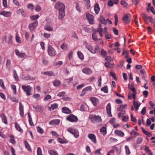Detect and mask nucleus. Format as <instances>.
Here are the masks:
<instances>
[{"mask_svg":"<svg viewBox=\"0 0 155 155\" xmlns=\"http://www.w3.org/2000/svg\"><path fill=\"white\" fill-rule=\"evenodd\" d=\"M0 14L5 17H8L11 15V13L10 12H6L3 11L1 12Z\"/></svg>","mask_w":155,"mask_h":155,"instance_id":"obj_18","label":"nucleus"},{"mask_svg":"<svg viewBox=\"0 0 155 155\" xmlns=\"http://www.w3.org/2000/svg\"><path fill=\"white\" fill-rule=\"evenodd\" d=\"M86 17L89 23L90 24H92L94 23V18L93 16L90 14H87Z\"/></svg>","mask_w":155,"mask_h":155,"instance_id":"obj_8","label":"nucleus"},{"mask_svg":"<svg viewBox=\"0 0 155 155\" xmlns=\"http://www.w3.org/2000/svg\"><path fill=\"white\" fill-rule=\"evenodd\" d=\"M101 90L102 91H103L105 93H108V89L107 87V86H105L103 87H102L101 89Z\"/></svg>","mask_w":155,"mask_h":155,"instance_id":"obj_52","label":"nucleus"},{"mask_svg":"<svg viewBox=\"0 0 155 155\" xmlns=\"http://www.w3.org/2000/svg\"><path fill=\"white\" fill-rule=\"evenodd\" d=\"M141 15H142V16L144 20H146V21L149 20V21L150 20H151V18H152L150 16H146V14L144 13H142Z\"/></svg>","mask_w":155,"mask_h":155,"instance_id":"obj_27","label":"nucleus"},{"mask_svg":"<svg viewBox=\"0 0 155 155\" xmlns=\"http://www.w3.org/2000/svg\"><path fill=\"white\" fill-rule=\"evenodd\" d=\"M22 88L23 91L26 93L27 96H29L31 94V87L30 85H23Z\"/></svg>","mask_w":155,"mask_h":155,"instance_id":"obj_2","label":"nucleus"},{"mask_svg":"<svg viewBox=\"0 0 155 155\" xmlns=\"http://www.w3.org/2000/svg\"><path fill=\"white\" fill-rule=\"evenodd\" d=\"M2 122L5 124H7L8 123L7 120V117L6 115L4 114H1L0 116Z\"/></svg>","mask_w":155,"mask_h":155,"instance_id":"obj_25","label":"nucleus"},{"mask_svg":"<svg viewBox=\"0 0 155 155\" xmlns=\"http://www.w3.org/2000/svg\"><path fill=\"white\" fill-rule=\"evenodd\" d=\"M12 37L13 36L12 35H9L8 37V40L7 41V43L8 44H10L12 43Z\"/></svg>","mask_w":155,"mask_h":155,"instance_id":"obj_53","label":"nucleus"},{"mask_svg":"<svg viewBox=\"0 0 155 155\" xmlns=\"http://www.w3.org/2000/svg\"><path fill=\"white\" fill-rule=\"evenodd\" d=\"M92 88L91 86H89L84 88L82 91V93L80 94L81 96H83L87 92L91 91Z\"/></svg>","mask_w":155,"mask_h":155,"instance_id":"obj_10","label":"nucleus"},{"mask_svg":"<svg viewBox=\"0 0 155 155\" xmlns=\"http://www.w3.org/2000/svg\"><path fill=\"white\" fill-rule=\"evenodd\" d=\"M38 24V21H36L30 24L29 25V28L30 30H32L36 28Z\"/></svg>","mask_w":155,"mask_h":155,"instance_id":"obj_13","label":"nucleus"},{"mask_svg":"<svg viewBox=\"0 0 155 155\" xmlns=\"http://www.w3.org/2000/svg\"><path fill=\"white\" fill-rule=\"evenodd\" d=\"M48 153L51 155H58V153L56 151L53 150H49Z\"/></svg>","mask_w":155,"mask_h":155,"instance_id":"obj_47","label":"nucleus"},{"mask_svg":"<svg viewBox=\"0 0 155 155\" xmlns=\"http://www.w3.org/2000/svg\"><path fill=\"white\" fill-rule=\"evenodd\" d=\"M106 110L109 117H111V105L110 103H108L106 107Z\"/></svg>","mask_w":155,"mask_h":155,"instance_id":"obj_16","label":"nucleus"},{"mask_svg":"<svg viewBox=\"0 0 155 155\" xmlns=\"http://www.w3.org/2000/svg\"><path fill=\"white\" fill-rule=\"evenodd\" d=\"M99 50V47L98 45H96L91 48H88V50L92 53L95 54L98 52Z\"/></svg>","mask_w":155,"mask_h":155,"instance_id":"obj_9","label":"nucleus"},{"mask_svg":"<svg viewBox=\"0 0 155 155\" xmlns=\"http://www.w3.org/2000/svg\"><path fill=\"white\" fill-rule=\"evenodd\" d=\"M133 103L134 106L135 108V111H137L141 103L139 101H135V100L133 101Z\"/></svg>","mask_w":155,"mask_h":155,"instance_id":"obj_17","label":"nucleus"},{"mask_svg":"<svg viewBox=\"0 0 155 155\" xmlns=\"http://www.w3.org/2000/svg\"><path fill=\"white\" fill-rule=\"evenodd\" d=\"M44 29L48 31H51L53 30V28L49 25H46L44 27Z\"/></svg>","mask_w":155,"mask_h":155,"instance_id":"obj_30","label":"nucleus"},{"mask_svg":"<svg viewBox=\"0 0 155 155\" xmlns=\"http://www.w3.org/2000/svg\"><path fill=\"white\" fill-rule=\"evenodd\" d=\"M88 137L91 140V141L94 143H97V140L95 135L92 134H88Z\"/></svg>","mask_w":155,"mask_h":155,"instance_id":"obj_11","label":"nucleus"},{"mask_svg":"<svg viewBox=\"0 0 155 155\" xmlns=\"http://www.w3.org/2000/svg\"><path fill=\"white\" fill-rule=\"evenodd\" d=\"M101 55L103 57H105L107 55V53L104 49H102L101 51Z\"/></svg>","mask_w":155,"mask_h":155,"instance_id":"obj_59","label":"nucleus"},{"mask_svg":"<svg viewBox=\"0 0 155 155\" xmlns=\"http://www.w3.org/2000/svg\"><path fill=\"white\" fill-rule=\"evenodd\" d=\"M39 15H33L30 17L31 19L32 20H35L38 19L39 18Z\"/></svg>","mask_w":155,"mask_h":155,"instance_id":"obj_51","label":"nucleus"},{"mask_svg":"<svg viewBox=\"0 0 155 155\" xmlns=\"http://www.w3.org/2000/svg\"><path fill=\"white\" fill-rule=\"evenodd\" d=\"M116 122V119L115 118H112L110 120V124L114 128H116V125H115Z\"/></svg>","mask_w":155,"mask_h":155,"instance_id":"obj_32","label":"nucleus"},{"mask_svg":"<svg viewBox=\"0 0 155 155\" xmlns=\"http://www.w3.org/2000/svg\"><path fill=\"white\" fill-rule=\"evenodd\" d=\"M28 121L29 123V124L31 126H33L34 124L32 121V119L30 113H28Z\"/></svg>","mask_w":155,"mask_h":155,"instance_id":"obj_34","label":"nucleus"},{"mask_svg":"<svg viewBox=\"0 0 155 155\" xmlns=\"http://www.w3.org/2000/svg\"><path fill=\"white\" fill-rule=\"evenodd\" d=\"M60 122V120L56 119L51 120L49 122V124L51 125H57L59 124Z\"/></svg>","mask_w":155,"mask_h":155,"instance_id":"obj_20","label":"nucleus"},{"mask_svg":"<svg viewBox=\"0 0 155 155\" xmlns=\"http://www.w3.org/2000/svg\"><path fill=\"white\" fill-rule=\"evenodd\" d=\"M61 48L63 50H66L67 49V45L66 44L63 43L61 46Z\"/></svg>","mask_w":155,"mask_h":155,"instance_id":"obj_56","label":"nucleus"},{"mask_svg":"<svg viewBox=\"0 0 155 155\" xmlns=\"http://www.w3.org/2000/svg\"><path fill=\"white\" fill-rule=\"evenodd\" d=\"M66 119L69 121L72 122H76L78 121V117L75 115L71 114L66 117Z\"/></svg>","mask_w":155,"mask_h":155,"instance_id":"obj_5","label":"nucleus"},{"mask_svg":"<svg viewBox=\"0 0 155 155\" xmlns=\"http://www.w3.org/2000/svg\"><path fill=\"white\" fill-rule=\"evenodd\" d=\"M53 83L54 86L57 87L59 86L60 85L61 82L58 80H56L53 82Z\"/></svg>","mask_w":155,"mask_h":155,"instance_id":"obj_41","label":"nucleus"},{"mask_svg":"<svg viewBox=\"0 0 155 155\" xmlns=\"http://www.w3.org/2000/svg\"><path fill=\"white\" fill-rule=\"evenodd\" d=\"M94 10L95 11V13L97 14L100 10V8L99 6V4L97 3H96L94 6Z\"/></svg>","mask_w":155,"mask_h":155,"instance_id":"obj_26","label":"nucleus"},{"mask_svg":"<svg viewBox=\"0 0 155 155\" xmlns=\"http://www.w3.org/2000/svg\"><path fill=\"white\" fill-rule=\"evenodd\" d=\"M54 7L55 9L58 10L59 11L64 10L65 8L64 4L60 2L56 3Z\"/></svg>","mask_w":155,"mask_h":155,"instance_id":"obj_6","label":"nucleus"},{"mask_svg":"<svg viewBox=\"0 0 155 155\" xmlns=\"http://www.w3.org/2000/svg\"><path fill=\"white\" fill-rule=\"evenodd\" d=\"M75 8L76 10L79 12H81V8L80 4L78 2H75Z\"/></svg>","mask_w":155,"mask_h":155,"instance_id":"obj_36","label":"nucleus"},{"mask_svg":"<svg viewBox=\"0 0 155 155\" xmlns=\"http://www.w3.org/2000/svg\"><path fill=\"white\" fill-rule=\"evenodd\" d=\"M66 93L64 91H62L58 93L57 96L59 97H61L62 96H64L65 94Z\"/></svg>","mask_w":155,"mask_h":155,"instance_id":"obj_54","label":"nucleus"},{"mask_svg":"<svg viewBox=\"0 0 155 155\" xmlns=\"http://www.w3.org/2000/svg\"><path fill=\"white\" fill-rule=\"evenodd\" d=\"M114 3L116 4V2L114 1V2H113L112 0H110L108 2V6L111 7L113 6Z\"/></svg>","mask_w":155,"mask_h":155,"instance_id":"obj_62","label":"nucleus"},{"mask_svg":"<svg viewBox=\"0 0 155 155\" xmlns=\"http://www.w3.org/2000/svg\"><path fill=\"white\" fill-rule=\"evenodd\" d=\"M82 71L84 74L87 75L91 74L92 73V70L88 68H84L82 70Z\"/></svg>","mask_w":155,"mask_h":155,"instance_id":"obj_14","label":"nucleus"},{"mask_svg":"<svg viewBox=\"0 0 155 155\" xmlns=\"http://www.w3.org/2000/svg\"><path fill=\"white\" fill-rule=\"evenodd\" d=\"M15 126L16 130L18 131L21 133L23 132V130L21 128L17 122H15Z\"/></svg>","mask_w":155,"mask_h":155,"instance_id":"obj_24","label":"nucleus"},{"mask_svg":"<svg viewBox=\"0 0 155 155\" xmlns=\"http://www.w3.org/2000/svg\"><path fill=\"white\" fill-rule=\"evenodd\" d=\"M19 110L20 115L21 117H22L23 116L24 113L23 106L22 105L21 102L19 103Z\"/></svg>","mask_w":155,"mask_h":155,"instance_id":"obj_19","label":"nucleus"},{"mask_svg":"<svg viewBox=\"0 0 155 155\" xmlns=\"http://www.w3.org/2000/svg\"><path fill=\"white\" fill-rule=\"evenodd\" d=\"M37 130L38 132L41 134H42L44 133L43 129L40 127H37Z\"/></svg>","mask_w":155,"mask_h":155,"instance_id":"obj_61","label":"nucleus"},{"mask_svg":"<svg viewBox=\"0 0 155 155\" xmlns=\"http://www.w3.org/2000/svg\"><path fill=\"white\" fill-rule=\"evenodd\" d=\"M77 54L78 57L81 60H83L84 59V55L80 51H78L77 52Z\"/></svg>","mask_w":155,"mask_h":155,"instance_id":"obj_45","label":"nucleus"},{"mask_svg":"<svg viewBox=\"0 0 155 155\" xmlns=\"http://www.w3.org/2000/svg\"><path fill=\"white\" fill-rule=\"evenodd\" d=\"M17 13L19 15H21L23 17L26 16L25 11L22 9H19L17 11Z\"/></svg>","mask_w":155,"mask_h":155,"instance_id":"obj_15","label":"nucleus"},{"mask_svg":"<svg viewBox=\"0 0 155 155\" xmlns=\"http://www.w3.org/2000/svg\"><path fill=\"white\" fill-rule=\"evenodd\" d=\"M127 106V104L121 105L118 108V110L119 111L123 110V109L125 108Z\"/></svg>","mask_w":155,"mask_h":155,"instance_id":"obj_43","label":"nucleus"},{"mask_svg":"<svg viewBox=\"0 0 155 155\" xmlns=\"http://www.w3.org/2000/svg\"><path fill=\"white\" fill-rule=\"evenodd\" d=\"M120 112L118 114V117L119 118L122 117L125 114V110L120 111Z\"/></svg>","mask_w":155,"mask_h":155,"instance_id":"obj_46","label":"nucleus"},{"mask_svg":"<svg viewBox=\"0 0 155 155\" xmlns=\"http://www.w3.org/2000/svg\"><path fill=\"white\" fill-rule=\"evenodd\" d=\"M106 127L105 126H104L101 127L100 130V132L101 134L103 135H105L107 133Z\"/></svg>","mask_w":155,"mask_h":155,"instance_id":"obj_29","label":"nucleus"},{"mask_svg":"<svg viewBox=\"0 0 155 155\" xmlns=\"http://www.w3.org/2000/svg\"><path fill=\"white\" fill-rule=\"evenodd\" d=\"M16 40L17 42L21 43V38L19 36L18 34H16Z\"/></svg>","mask_w":155,"mask_h":155,"instance_id":"obj_55","label":"nucleus"},{"mask_svg":"<svg viewBox=\"0 0 155 155\" xmlns=\"http://www.w3.org/2000/svg\"><path fill=\"white\" fill-rule=\"evenodd\" d=\"M100 28H97V31L99 32L101 37H102L103 36V29L101 28V25H99Z\"/></svg>","mask_w":155,"mask_h":155,"instance_id":"obj_37","label":"nucleus"},{"mask_svg":"<svg viewBox=\"0 0 155 155\" xmlns=\"http://www.w3.org/2000/svg\"><path fill=\"white\" fill-rule=\"evenodd\" d=\"M91 100L94 106H96L98 102V100L95 97H93L91 99Z\"/></svg>","mask_w":155,"mask_h":155,"instance_id":"obj_31","label":"nucleus"},{"mask_svg":"<svg viewBox=\"0 0 155 155\" xmlns=\"http://www.w3.org/2000/svg\"><path fill=\"white\" fill-rule=\"evenodd\" d=\"M89 119L93 122H99L101 121V117L99 116L90 115L89 116Z\"/></svg>","mask_w":155,"mask_h":155,"instance_id":"obj_1","label":"nucleus"},{"mask_svg":"<svg viewBox=\"0 0 155 155\" xmlns=\"http://www.w3.org/2000/svg\"><path fill=\"white\" fill-rule=\"evenodd\" d=\"M67 130L73 134L75 138H78L79 136V133L77 130L74 129L71 127H70L67 129Z\"/></svg>","mask_w":155,"mask_h":155,"instance_id":"obj_4","label":"nucleus"},{"mask_svg":"<svg viewBox=\"0 0 155 155\" xmlns=\"http://www.w3.org/2000/svg\"><path fill=\"white\" fill-rule=\"evenodd\" d=\"M97 34L96 32H94L92 34V38L94 41H97L98 40V39L97 38Z\"/></svg>","mask_w":155,"mask_h":155,"instance_id":"obj_42","label":"nucleus"},{"mask_svg":"<svg viewBox=\"0 0 155 155\" xmlns=\"http://www.w3.org/2000/svg\"><path fill=\"white\" fill-rule=\"evenodd\" d=\"M117 135L118 136L122 137L124 136V133L120 130H117Z\"/></svg>","mask_w":155,"mask_h":155,"instance_id":"obj_48","label":"nucleus"},{"mask_svg":"<svg viewBox=\"0 0 155 155\" xmlns=\"http://www.w3.org/2000/svg\"><path fill=\"white\" fill-rule=\"evenodd\" d=\"M130 135H132L133 134H134V137H133L134 138L136 137L137 135H139V134L136 132H134V130H133L131 132H130Z\"/></svg>","mask_w":155,"mask_h":155,"instance_id":"obj_60","label":"nucleus"},{"mask_svg":"<svg viewBox=\"0 0 155 155\" xmlns=\"http://www.w3.org/2000/svg\"><path fill=\"white\" fill-rule=\"evenodd\" d=\"M48 53L49 55L52 57L54 56L56 54L55 50L50 45L48 46Z\"/></svg>","mask_w":155,"mask_h":155,"instance_id":"obj_3","label":"nucleus"},{"mask_svg":"<svg viewBox=\"0 0 155 155\" xmlns=\"http://www.w3.org/2000/svg\"><path fill=\"white\" fill-rule=\"evenodd\" d=\"M131 16L130 14H127L124 15L122 18V20L125 23L128 24L130 21Z\"/></svg>","mask_w":155,"mask_h":155,"instance_id":"obj_7","label":"nucleus"},{"mask_svg":"<svg viewBox=\"0 0 155 155\" xmlns=\"http://www.w3.org/2000/svg\"><path fill=\"white\" fill-rule=\"evenodd\" d=\"M51 97V96L49 95L48 94L46 97H45L43 101H47L48 100L50 99Z\"/></svg>","mask_w":155,"mask_h":155,"instance_id":"obj_57","label":"nucleus"},{"mask_svg":"<svg viewBox=\"0 0 155 155\" xmlns=\"http://www.w3.org/2000/svg\"><path fill=\"white\" fill-rule=\"evenodd\" d=\"M15 52L16 54L19 58H23L26 56L25 53L21 52L18 50L17 49L15 50Z\"/></svg>","mask_w":155,"mask_h":155,"instance_id":"obj_12","label":"nucleus"},{"mask_svg":"<svg viewBox=\"0 0 155 155\" xmlns=\"http://www.w3.org/2000/svg\"><path fill=\"white\" fill-rule=\"evenodd\" d=\"M37 153L38 155H42L41 149L40 147L37 148Z\"/></svg>","mask_w":155,"mask_h":155,"instance_id":"obj_63","label":"nucleus"},{"mask_svg":"<svg viewBox=\"0 0 155 155\" xmlns=\"http://www.w3.org/2000/svg\"><path fill=\"white\" fill-rule=\"evenodd\" d=\"M41 74L46 75H48L49 76H54V73L52 71H45L43 72H41Z\"/></svg>","mask_w":155,"mask_h":155,"instance_id":"obj_28","label":"nucleus"},{"mask_svg":"<svg viewBox=\"0 0 155 155\" xmlns=\"http://www.w3.org/2000/svg\"><path fill=\"white\" fill-rule=\"evenodd\" d=\"M13 76L14 78L16 81H19L18 77L15 70H14L13 71Z\"/></svg>","mask_w":155,"mask_h":155,"instance_id":"obj_38","label":"nucleus"},{"mask_svg":"<svg viewBox=\"0 0 155 155\" xmlns=\"http://www.w3.org/2000/svg\"><path fill=\"white\" fill-rule=\"evenodd\" d=\"M65 15L64 10L59 11L58 18L60 20H62Z\"/></svg>","mask_w":155,"mask_h":155,"instance_id":"obj_22","label":"nucleus"},{"mask_svg":"<svg viewBox=\"0 0 155 155\" xmlns=\"http://www.w3.org/2000/svg\"><path fill=\"white\" fill-rule=\"evenodd\" d=\"M126 154V155H129L130 153V151L129 147L126 145L125 146Z\"/></svg>","mask_w":155,"mask_h":155,"instance_id":"obj_39","label":"nucleus"},{"mask_svg":"<svg viewBox=\"0 0 155 155\" xmlns=\"http://www.w3.org/2000/svg\"><path fill=\"white\" fill-rule=\"evenodd\" d=\"M121 4L125 7H127L128 4L125 1H121L120 2Z\"/></svg>","mask_w":155,"mask_h":155,"instance_id":"obj_58","label":"nucleus"},{"mask_svg":"<svg viewBox=\"0 0 155 155\" xmlns=\"http://www.w3.org/2000/svg\"><path fill=\"white\" fill-rule=\"evenodd\" d=\"M58 107V104H57L54 103L51 104V108L52 109V110L56 109Z\"/></svg>","mask_w":155,"mask_h":155,"instance_id":"obj_50","label":"nucleus"},{"mask_svg":"<svg viewBox=\"0 0 155 155\" xmlns=\"http://www.w3.org/2000/svg\"><path fill=\"white\" fill-rule=\"evenodd\" d=\"M141 130L143 133L148 137H150L151 135V134L150 132L146 130L143 127H142Z\"/></svg>","mask_w":155,"mask_h":155,"instance_id":"obj_35","label":"nucleus"},{"mask_svg":"<svg viewBox=\"0 0 155 155\" xmlns=\"http://www.w3.org/2000/svg\"><path fill=\"white\" fill-rule=\"evenodd\" d=\"M125 54V58L127 59L129 57V54L128 51L124 49L122 53V55Z\"/></svg>","mask_w":155,"mask_h":155,"instance_id":"obj_44","label":"nucleus"},{"mask_svg":"<svg viewBox=\"0 0 155 155\" xmlns=\"http://www.w3.org/2000/svg\"><path fill=\"white\" fill-rule=\"evenodd\" d=\"M57 140L60 143H66L68 142V141L64 138H61L59 137L58 138Z\"/></svg>","mask_w":155,"mask_h":155,"instance_id":"obj_21","label":"nucleus"},{"mask_svg":"<svg viewBox=\"0 0 155 155\" xmlns=\"http://www.w3.org/2000/svg\"><path fill=\"white\" fill-rule=\"evenodd\" d=\"M143 141V138L141 137H138L137 140V143L139 144L141 143Z\"/></svg>","mask_w":155,"mask_h":155,"instance_id":"obj_64","label":"nucleus"},{"mask_svg":"<svg viewBox=\"0 0 155 155\" xmlns=\"http://www.w3.org/2000/svg\"><path fill=\"white\" fill-rule=\"evenodd\" d=\"M100 21L102 24L106 25L107 23V20H106L103 17H101L100 18Z\"/></svg>","mask_w":155,"mask_h":155,"instance_id":"obj_49","label":"nucleus"},{"mask_svg":"<svg viewBox=\"0 0 155 155\" xmlns=\"http://www.w3.org/2000/svg\"><path fill=\"white\" fill-rule=\"evenodd\" d=\"M62 112L66 114H69L71 113V111L70 109L66 107H64L62 108Z\"/></svg>","mask_w":155,"mask_h":155,"instance_id":"obj_23","label":"nucleus"},{"mask_svg":"<svg viewBox=\"0 0 155 155\" xmlns=\"http://www.w3.org/2000/svg\"><path fill=\"white\" fill-rule=\"evenodd\" d=\"M105 66L107 68H112L114 66L113 64H110L109 62H107L105 63Z\"/></svg>","mask_w":155,"mask_h":155,"instance_id":"obj_40","label":"nucleus"},{"mask_svg":"<svg viewBox=\"0 0 155 155\" xmlns=\"http://www.w3.org/2000/svg\"><path fill=\"white\" fill-rule=\"evenodd\" d=\"M24 142L25 144V147L26 148L28 151H31V149L30 146L28 143L26 141L24 140Z\"/></svg>","mask_w":155,"mask_h":155,"instance_id":"obj_33","label":"nucleus"}]
</instances>
